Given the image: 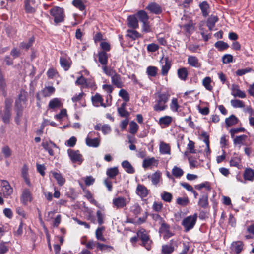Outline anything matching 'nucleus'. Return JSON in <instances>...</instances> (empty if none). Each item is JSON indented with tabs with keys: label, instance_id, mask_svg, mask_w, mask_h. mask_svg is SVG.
Returning <instances> with one entry per match:
<instances>
[{
	"label": "nucleus",
	"instance_id": "obj_15",
	"mask_svg": "<svg viewBox=\"0 0 254 254\" xmlns=\"http://www.w3.org/2000/svg\"><path fill=\"white\" fill-rule=\"evenodd\" d=\"M136 193L140 197L143 198L146 197L149 192L147 188L143 185L138 184L136 188Z\"/></svg>",
	"mask_w": 254,
	"mask_h": 254
},
{
	"label": "nucleus",
	"instance_id": "obj_43",
	"mask_svg": "<svg viewBox=\"0 0 254 254\" xmlns=\"http://www.w3.org/2000/svg\"><path fill=\"white\" fill-rule=\"evenodd\" d=\"M158 68L153 66H149L146 69V73L149 76L155 77L157 74Z\"/></svg>",
	"mask_w": 254,
	"mask_h": 254
},
{
	"label": "nucleus",
	"instance_id": "obj_8",
	"mask_svg": "<svg viewBox=\"0 0 254 254\" xmlns=\"http://www.w3.org/2000/svg\"><path fill=\"white\" fill-rule=\"evenodd\" d=\"M160 63L162 64L161 74L163 76H165L171 67V63L168 58L163 57L160 60Z\"/></svg>",
	"mask_w": 254,
	"mask_h": 254
},
{
	"label": "nucleus",
	"instance_id": "obj_32",
	"mask_svg": "<svg viewBox=\"0 0 254 254\" xmlns=\"http://www.w3.org/2000/svg\"><path fill=\"white\" fill-rule=\"evenodd\" d=\"M244 177L245 180L252 181L254 178V170L251 168L246 169L244 173Z\"/></svg>",
	"mask_w": 254,
	"mask_h": 254
},
{
	"label": "nucleus",
	"instance_id": "obj_7",
	"mask_svg": "<svg viewBox=\"0 0 254 254\" xmlns=\"http://www.w3.org/2000/svg\"><path fill=\"white\" fill-rule=\"evenodd\" d=\"M1 182L2 193L4 197H7L12 193L13 189L6 180H1Z\"/></svg>",
	"mask_w": 254,
	"mask_h": 254
},
{
	"label": "nucleus",
	"instance_id": "obj_61",
	"mask_svg": "<svg viewBox=\"0 0 254 254\" xmlns=\"http://www.w3.org/2000/svg\"><path fill=\"white\" fill-rule=\"evenodd\" d=\"M98 223L99 225H102L104 223L105 215L101 211L98 210L96 212Z\"/></svg>",
	"mask_w": 254,
	"mask_h": 254
},
{
	"label": "nucleus",
	"instance_id": "obj_18",
	"mask_svg": "<svg viewBox=\"0 0 254 254\" xmlns=\"http://www.w3.org/2000/svg\"><path fill=\"white\" fill-rule=\"evenodd\" d=\"M127 20V24L129 27L133 29H136L138 27V21L135 15L129 16Z\"/></svg>",
	"mask_w": 254,
	"mask_h": 254
},
{
	"label": "nucleus",
	"instance_id": "obj_19",
	"mask_svg": "<svg viewBox=\"0 0 254 254\" xmlns=\"http://www.w3.org/2000/svg\"><path fill=\"white\" fill-rule=\"evenodd\" d=\"M188 63L190 66L195 68H199L201 65L198 58L193 56H189L188 57Z\"/></svg>",
	"mask_w": 254,
	"mask_h": 254
},
{
	"label": "nucleus",
	"instance_id": "obj_17",
	"mask_svg": "<svg viewBox=\"0 0 254 254\" xmlns=\"http://www.w3.org/2000/svg\"><path fill=\"white\" fill-rule=\"evenodd\" d=\"M187 17L184 16L182 19V22L180 25V27L183 28L184 30L188 33H190L193 30V26L192 22L190 21H189V22L187 23H183L184 20H186Z\"/></svg>",
	"mask_w": 254,
	"mask_h": 254
},
{
	"label": "nucleus",
	"instance_id": "obj_53",
	"mask_svg": "<svg viewBox=\"0 0 254 254\" xmlns=\"http://www.w3.org/2000/svg\"><path fill=\"white\" fill-rule=\"evenodd\" d=\"M72 4L81 11H83L85 9V5L81 0H73Z\"/></svg>",
	"mask_w": 254,
	"mask_h": 254
},
{
	"label": "nucleus",
	"instance_id": "obj_64",
	"mask_svg": "<svg viewBox=\"0 0 254 254\" xmlns=\"http://www.w3.org/2000/svg\"><path fill=\"white\" fill-rule=\"evenodd\" d=\"M75 83L77 85H81L82 87H85L87 86L86 80L83 76H81L78 77Z\"/></svg>",
	"mask_w": 254,
	"mask_h": 254
},
{
	"label": "nucleus",
	"instance_id": "obj_13",
	"mask_svg": "<svg viewBox=\"0 0 254 254\" xmlns=\"http://www.w3.org/2000/svg\"><path fill=\"white\" fill-rule=\"evenodd\" d=\"M32 195L30 191L28 189H24L22 191L21 196V201L24 204L26 205L28 202L32 201Z\"/></svg>",
	"mask_w": 254,
	"mask_h": 254
},
{
	"label": "nucleus",
	"instance_id": "obj_45",
	"mask_svg": "<svg viewBox=\"0 0 254 254\" xmlns=\"http://www.w3.org/2000/svg\"><path fill=\"white\" fill-rule=\"evenodd\" d=\"M218 21V18L215 16L209 17L207 22V26L210 30H212L214 27L215 23Z\"/></svg>",
	"mask_w": 254,
	"mask_h": 254
},
{
	"label": "nucleus",
	"instance_id": "obj_51",
	"mask_svg": "<svg viewBox=\"0 0 254 254\" xmlns=\"http://www.w3.org/2000/svg\"><path fill=\"white\" fill-rule=\"evenodd\" d=\"M119 95L125 101L128 102L129 100V96L128 92L125 89H122L119 92Z\"/></svg>",
	"mask_w": 254,
	"mask_h": 254
},
{
	"label": "nucleus",
	"instance_id": "obj_56",
	"mask_svg": "<svg viewBox=\"0 0 254 254\" xmlns=\"http://www.w3.org/2000/svg\"><path fill=\"white\" fill-rule=\"evenodd\" d=\"M177 203L179 205L185 206L189 203V199L187 197H179L177 199Z\"/></svg>",
	"mask_w": 254,
	"mask_h": 254
},
{
	"label": "nucleus",
	"instance_id": "obj_10",
	"mask_svg": "<svg viewBox=\"0 0 254 254\" xmlns=\"http://www.w3.org/2000/svg\"><path fill=\"white\" fill-rule=\"evenodd\" d=\"M127 204L126 199L123 197H118L113 200V207L116 209L124 208L126 206Z\"/></svg>",
	"mask_w": 254,
	"mask_h": 254
},
{
	"label": "nucleus",
	"instance_id": "obj_27",
	"mask_svg": "<svg viewBox=\"0 0 254 254\" xmlns=\"http://www.w3.org/2000/svg\"><path fill=\"white\" fill-rule=\"evenodd\" d=\"M177 74L181 80L186 81L188 78V71L186 68L182 67L178 69Z\"/></svg>",
	"mask_w": 254,
	"mask_h": 254
},
{
	"label": "nucleus",
	"instance_id": "obj_24",
	"mask_svg": "<svg viewBox=\"0 0 254 254\" xmlns=\"http://www.w3.org/2000/svg\"><path fill=\"white\" fill-rule=\"evenodd\" d=\"M48 107L50 109H55L62 107V103L61 100L57 98H53L49 103Z\"/></svg>",
	"mask_w": 254,
	"mask_h": 254
},
{
	"label": "nucleus",
	"instance_id": "obj_57",
	"mask_svg": "<svg viewBox=\"0 0 254 254\" xmlns=\"http://www.w3.org/2000/svg\"><path fill=\"white\" fill-rule=\"evenodd\" d=\"M34 39L31 38L27 42H22L20 44L19 47L21 49H28L32 45Z\"/></svg>",
	"mask_w": 254,
	"mask_h": 254
},
{
	"label": "nucleus",
	"instance_id": "obj_62",
	"mask_svg": "<svg viewBox=\"0 0 254 254\" xmlns=\"http://www.w3.org/2000/svg\"><path fill=\"white\" fill-rule=\"evenodd\" d=\"M195 143L193 141L191 140L189 141V143L187 145V150H189V152L190 153H195L196 151L194 149Z\"/></svg>",
	"mask_w": 254,
	"mask_h": 254
},
{
	"label": "nucleus",
	"instance_id": "obj_39",
	"mask_svg": "<svg viewBox=\"0 0 254 254\" xmlns=\"http://www.w3.org/2000/svg\"><path fill=\"white\" fill-rule=\"evenodd\" d=\"M212 80L210 77H206L202 80V85L208 91H211L213 89L212 86L211 85Z\"/></svg>",
	"mask_w": 254,
	"mask_h": 254
},
{
	"label": "nucleus",
	"instance_id": "obj_44",
	"mask_svg": "<svg viewBox=\"0 0 254 254\" xmlns=\"http://www.w3.org/2000/svg\"><path fill=\"white\" fill-rule=\"evenodd\" d=\"M31 1L30 0H26L24 1L25 10L27 13H33L35 11V9L31 6Z\"/></svg>",
	"mask_w": 254,
	"mask_h": 254
},
{
	"label": "nucleus",
	"instance_id": "obj_5",
	"mask_svg": "<svg viewBox=\"0 0 254 254\" xmlns=\"http://www.w3.org/2000/svg\"><path fill=\"white\" fill-rule=\"evenodd\" d=\"M137 237L142 240L143 245L145 246L148 250H150V246L148 245L149 238L146 231L144 229H141L137 232Z\"/></svg>",
	"mask_w": 254,
	"mask_h": 254
},
{
	"label": "nucleus",
	"instance_id": "obj_3",
	"mask_svg": "<svg viewBox=\"0 0 254 254\" xmlns=\"http://www.w3.org/2000/svg\"><path fill=\"white\" fill-rule=\"evenodd\" d=\"M98 135L95 131H91L87 135L85 139V143L89 147H97L100 145V140L98 137L92 138L93 137Z\"/></svg>",
	"mask_w": 254,
	"mask_h": 254
},
{
	"label": "nucleus",
	"instance_id": "obj_37",
	"mask_svg": "<svg viewBox=\"0 0 254 254\" xmlns=\"http://www.w3.org/2000/svg\"><path fill=\"white\" fill-rule=\"evenodd\" d=\"M149 178L150 179L152 183L154 185H156L159 182L161 178V173L159 172H156L150 176H149Z\"/></svg>",
	"mask_w": 254,
	"mask_h": 254
},
{
	"label": "nucleus",
	"instance_id": "obj_60",
	"mask_svg": "<svg viewBox=\"0 0 254 254\" xmlns=\"http://www.w3.org/2000/svg\"><path fill=\"white\" fill-rule=\"evenodd\" d=\"M161 197L164 201L170 202L172 200V195L170 193L164 192L161 194Z\"/></svg>",
	"mask_w": 254,
	"mask_h": 254
},
{
	"label": "nucleus",
	"instance_id": "obj_34",
	"mask_svg": "<svg viewBox=\"0 0 254 254\" xmlns=\"http://www.w3.org/2000/svg\"><path fill=\"white\" fill-rule=\"evenodd\" d=\"M247 138V136L246 135L237 136L235 138H234V144L235 145H239V147H240L241 145L245 144L244 142L245 141Z\"/></svg>",
	"mask_w": 254,
	"mask_h": 254
},
{
	"label": "nucleus",
	"instance_id": "obj_28",
	"mask_svg": "<svg viewBox=\"0 0 254 254\" xmlns=\"http://www.w3.org/2000/svg\"><path fill=\"white\" fill-rule=\"evenodd\" d=\"M99 62L102 65H107L108 63V55L104 51H101L98 53Z\"/></svg>",
	"mask_w": 254,
	"mask_h": 254
},
{
	"label": "nucleus",
	"instance_id": "obj_50",
	"mask_svg": "<svg viewBox=\"0 0 254 254\" xmlns=\"http://www.w3.org/2000/svg\"><path fill=\"white\" fill-rule=\"evenodd\" d=\"M127 36L134 40L141 36L137 31L133 30H128Z\"/></svg>",
	"mask_w": 254,
	"mask_h": 254
},
{
	"label": "nucleus",
	"instance_id": "obj_46",
	"mask_svg": "<svg viewBox=\"0 0 254 254\" xmlns=\"http://www.w3.org/2000/svg\"><path fill=\"white\" fill-rule=\"evenodd\" d=\"M172 173L175 177L179 178L183 175L184 171L181 168L175 166L172 169Z\"/></svg>",
	"mask_w": 254,
	"mask_h": 254
},
{
	"label": "nucleus",
	"instance_id": "obj_1",
	"mask_svg": "<svg viewBox=\"0 0 254 254\" xmlns=\"http://www.w3.org/2000/svg\"><path fill=\"white\" fill-rule=\"evenodd\" d=\"M155 104L153 109L157 112L165 110L167 105L166 104L169 98V95L167 93L157 92L154 94Z\"/></svg>",
	"mask_w": 254,
	"mask_h": 254
},
{
	"label": "nucleus",
	"instance_id": "obj_33",
	"mask_svg": "<svg viewBox=\"0 0 254 254\" xmlns=\"http://www.w3.org/2000/svg\"><path fill=\"white\" fill-rule=\"evenodd\" d=\"M172 122V118L171 116H165L161 117L159 120V123L160 125L165 127L168 126Z\"/></svg>",
	"mask_w": 254,
	"mask_h": 254
},
{
	"label": "nucleus",
	"instance_id": "obj_41",
	"mask_svg": "<svg viewBox=\"0 0 254 254\" xmlns=\"http://www.w3.org/2000/svg\"><path fill=\"white\" fill-rule=\"evenodd\" d=\"M208 204V195L203 194L199 200L198 205L201 207L205 208Z\"/></svg>",
	"mask_w": 254,
	"mask_h": 254
},
{
	"label": "nucleus",
	"instance_id": "obj_63",
	"mask_svg": "<svg viewBox=\"0 0 254 254\" xmlns=\"http://www.w3.org/2000/svg\"><path fill=\"white\" fill-rule=\"evenodd\" d=\"M6 87V82L5 79L3 77L2 73L0 74V90L3 91H4Z\"/></svg>",
	"mask_w": 254,
	"mask_h": 254
},
{
	"label": "nucleus",
	"instance_id": "obj_48",
	"mask_svg": "<svg viewBox=\"0 0 254 254\" xmlns=\"http://www.w3.org/2000/svg\"><path fill=\"white\" fill-rule=\"evenodd\" d=\"M231 104L234 108H243L245 106L244 103L240 100L234 99L231 101Z\"/></svg>",
	"mask_w": 254,
	"mask_h": 254
},
{
	"label": "nucleus",
	"instance_id": "obj_29",
	"mask_svg": "<svg viewBox=\"0 0 254 254\" xmlns=\"http://www.w3.org/2000/svg\"><path fill=\"white\" fill-rule=\"evenodd\" d=\"M10 116H11L10 107L7 103H6L4 115L2 116L3 121L5 123H9Z\"/></svg>",
	"mask_w": 254,
	"mask_h": 254
},
{
	"label": "nucleus",
	"instance_id": "obj_21",
	"mask_svg": "<svg viewBox=\"0 0 254 254\" xmlns=\"http://www.w3.org/2000/svg\"><path fill=\"white\" fill-rule=\"evenodd\" d=\"M159 151L162 154H171L170 146L169 145L163 141H161L159 145Z\"/></svg>",
	"mask_w": 254,
	"mask_h": 254
},
{
	"label": "nucleus",
	"instance_id": "obj_12",
	"mask_svg": "<svg viewBox=\"0 0 254 254\" xmlns=\"http://www.w3.org/2000/svg\"><path fill=\"white\" fill-rule=\"evenodd\" d=\"M24 103V100L22 98V96H19V98L15 101V110L17 113V116L18 118L22 115V110L23 108V104Z\"/></svg>",
	"mask_w": 254,
	"mask_h": 254
},
{
	"label": "nucleus",
	"instance_id": "obj_59",
	"mask_svg": "<svg viewBox=\"0 0 254 254\" xmlns=\"http://www.w3.org/2000/svg\"><path fill=\"white\" fill-rule=\"evenodd\" d=\"M179 108V105L178 104L177 99L176 98H173L171 101V103L170 104L171 109L173 111L177 112Z\"/></svg>",
	"mask_w": 254,
	"mask_h": 254
},
{
	"label": "nucleus",
	"instance_id": "obj_6",
	"mask_svg": "<svg viewBox=\"0 0 254 254\" xmlns=\"http://www.w3.org/2000/svg\"><path fill=\"white\" fill-rule=\"evenodd\" d=\"M67 152L73 162H78L80 164L83 161L82 156L80 154L78 150L68 149Z\"/></svg>",
	"mask_w": 254,
	"mask_h": 254
},
{
	"label": "nucleus",
	"instance_id": "obj_42",
	"mask_svg": "<svg viewBox=\"0 0 254 254\" xmlns=\"http://www.w3.org/2000/svg\"><path fill=\"white\" fill-rule=\"evenodd\" d=\"M174 250V248L172 245H164L162 246L161 252L163 254H169Z\"/></svg>",
	"mask_w": 254,
	"mask_h": 254
},
{
	"label": "nucleus",
	"instance_id": "obj_52",
	"mask_svg": "<svg viewBox=\"0 0 254 254\" xmlns=\"http://www.w3.org/2000/svg\"><path fill=\"white\" fill-rule=\"evenodd\" d=\"M155 161L156 160L154 157L145 159L143 161L142 166L144 168H147L152 165Z\"/></svg>",
	"mask_w": 254,
	"mask_h": 254
},
{
	"label": "nucleus",
	"instance_id": "obj_16",
	"mask_svg": "<svg viewBox=\"0 0 254 254\" xmlns=\"http://www.w3.org/2000/svg\"><path fill=\"white\" fill-rule=\"evenodd\" d=\"M111 80L112 83L117 88H122L124 86L121 76L116 72L111 76Z\"/></svg>",
	"mask_w": 254,
	"mask_h": 254
},
{
	"label": "nucleus",
	"instance_id": "obj_4",
	"mask_svg": "<svg viewBox=\"0 0 254 254\" xmlns=\"http://www.w3.org/2000/svg\"><path fill=\"white\" fill-rule=\"evenodd\" d=\"M50 13L54 17V22L55 23H58L63 21L64 15L63 8L55 7L50 9Z\"/></svg>",
	"mask_w": 254,
	"mask_h": 254
},
{
	"label": "nucleus",
	"instance_id": "obj_20",
	"mask_svg": "<svg viewBox=\"0 0 254 254\" xmlns=\"http://www.w3.org/2000/svg\"><path fill=\"white\" fill-rule=\"evenodd\" d=\"M243 249V244L242 242L238 241L234 242L231 244V250L236 254H239Z\"/></svg>",
	"mask_w": 254,
	"mask_h": 254
},
{
	"label": "nucleus",
	"instance_id": "obj_9",
	"mask_svg": "<svg viewBox=\"0 0 254 254\" xmlns=\"http://www.w3.org/2000/svg\"><path fill=\"white\" fill-rule=\"evenodd\" d=\"M231 89V95L234 97L244 98L246 97V93L244 91H241L239 88V86L237 84H232Z\"/></svg>",
	"mask_w": 254,
	"mask_h": 254
},
{
	"label": "nucleus",
	"instance_id": "obj_40",
	"mask_svg": "<svg viewBox=\"0 0 254 254\" xmlns=\"http://www.w3.org/2000/svg\"><path fill=\"white\" fill-rule=\"evenodd\" d=\"M55 88L53 86H48L44 88L42 93L44 97H49L55 92Z\"/></svg>",
	"mask_w": 254,
	"mask_h": 254
},
{
	"label": "nucleus",
	"instance_id": "obj_11",
	"mask_svg": "<svg viewBox=\"0 0 254 254\" xmlns=\"http://www.w3.org/2000/svg\"><path fill=\"white\" fill-rule=\"evenodd\" d=\"M146 9L154 14H159L162 12V7L157 3L152 2L148 4Z\"/></svg>",
	"mask_w": 254,
	"mask_h": 254
},
{
	"label": "nucleus",
	"instance_id": "obj_36",
	"mask_svg": "<svg viewBox=\"0 0 254 254\" xmlns=\"http://www.w3.org/2000/svg\"><path fill=\"white\" fill-rule=\"evenodd\" d=\"M105 230V227L104 226H101L98 227L95 232L96 237L98 240L102 241H105L106 239L103 236V233Z\"/></svg>",
	"mask_w": 254,
	"mask_h": 254
},
{
	"label": "nucleus",
	"instance_id": "obj_55",
	"mask_svg": "<svg viewBox=\"0 0 254 254\" xmlns=\"http://www.w3.org/2000/svg\"><path fill=\"white\" fill-rule=\"evenodd\" d=\"M215 46L220 50H223L228 48V45L222 41H218L215 43Z\"/></svg>",
	"mask_w": 254,
	"mask_h": 254
},
{
	"label": "nucleus",
	"instance_id": "obj_30",
	"mask_svg": "<svg viewBox=\"0 0 254 254\" xmlns=\"http://www.w3.org/2000/svg\"><path fill=\"white\" fill-rule=\"evenodd\" d=\"M119 172L117 167L108 168L106 170V174L110 179L114 178Z\"/></svg>",
	"mask_w": 254,
	"mask_h": 254
},
{
	"label": "nucleus",
	"instance_id": "obj_22",
	"mask_svg": "<svg viewBox=\"0 0 254 254\" xmlns=\"http://www.w3.org/2000/svg\"><path fill=\"white\" fill-rule=\"evenodd\" d=\"M51 174L57 180L59 185L62 186L64 184L65 179L60 173L56 172L55 171H51Z\"/></svg>",
	"mask_w": 254,
	"mask_h": 254
},
{
	"label": "nucleus",
	"instance_id": "obj_14",
	"mask_svg": "<svg viewBox=\"0 0 254 254\" xmlns=\"http://www.w3.org/2000/svg\"><path fill=\"white\" fill-rule=\"evenodd\" d=\"M92 104L94 106L99 107L100 106L106 107L105 104L103 103V98L99 93H96V94L92 96L91 98Z\"/></svg>",
	"mask_w": 254,
	"mask_h": 254
},
{
	"label": "nucleus",
	"instance_id": "obj_35",
	"mask_svg": "<svg viewBox=\"0 0 254 254\" xmlns=\"http://www.w3.org/2000/svg\"><path fill=\"white\" fill-rule=\"evenodd\" d=\"M201 136L203 138V141L206 146L205 152L207 154H210L209 135L206 132L203 131L201 133Z\"/></svg>",
	"mask_w": 254,
	"mask_h": 254
},
{
	"label": "nucleus",
	"instance_id": "obj_49",
	"mask_svg": "<svg viewBox=\"0 0 254 254\" xmlns=\"http://www.w3.org/2000/svg\"><path fill=\"white\" fill-rule=\"evenodd\" d=\"M138 129V125L134 121L130 122L129 124V132L132 134H134L137 132Z\"/></svg>",
	"mask_w": 254,
	"mask_h": 254
},
{
	"label": "nucleus",
	"instance_id": "obj_31",
	"mask_svg": "<svg viewBox=\"0 0 254 254\" xmlns=\"http://www.w3.org/2000/svg\"><path fill=\"white\" fill-rule=\"evenodd\" d=\"M122 166L124 168L126 172L129 174H133L134 172V169L131 164L127 160L122 162Z\"/></svg>",
	"mask_w": 254,
	"mask_h": 254
},
{
	"label": "nucleus",
	"instance_id": "obj_58",
	"mask_svg": "<svg viewBox=\"0 0 254 254\" xmlns=\"http://www.w3.org/2000/svg\"><path fill=\"white\" fill-rule=\"evenodd\" d=\"M2 153L4 157L8 158L11 155L12 151L8 146H5L2 148Z\"/></svg>",
	"mask_w": 254,
	"mask_h": 254
},
{
	"label": "nucleus",
	"instance_id": "obj_2",
	"mask_svg": "<svg viewBox=\"0 0 254 254\" xmlns=\"http://www.w3.org/2000/svg\"><path fill=\"white\" fill-rule=\"evenodd\" d=\"M197 214L190 215L185 218L182 222V225L185 229L186 231L191 229L195 224L197 220Z\"/></svg>",
	"mask_w": 254,
	"mask_h": 254
},
{
	"label": "nucleus",
	"instance_id": "obj_47",
	"mask_svg": "<svg viewBox=\"0 0 254 254\" xmlns=\"http://www.w3.org/2000/svg\"><path fill=\"white\" fill-rule=\"evenodd\" d=\"M130 211L136 216L140 214L141 208L138 203H135L130 207Z\"/></svg>",
	"mask_w": 254,
	"mask_h": 254
},
{
	"label": "nucleus",
	"instance_id": "obj_38",
	"mask_svg": "<svg viewBox=\"0 0 254 254\" xmlns=\"http://www.w3.org/2000/svg\"><path fill=\"white\" fill-rule=\"evenodd\" d=\"M238 122V118L234 115H232L229 118L225 119V123L228 127L236 124Z\"/></svg>",
	"mask_w": 254,
	"mask_h": 254
},
{
	"label": "nucleus",
	"instance_id": "obj_26",
	"mask_svg": "<svg viewBox=\"0 0 254 254\" xmlns=\"http://www.w3.org/2000/svg\"><path fill=\"white\" fill-rule=\"evenodd\" d=\"M60 63L61 66L64 68L65 71L68 70L70 66V60L69 58L64 57L60 59Z\"/></svg>",
	"mask_w": 254,
	"mask_h": 254
},
{
	"label": "nucleus",
	"instance_id": "obj_25",
	"mask_svg": "<svg viewBox=\"0 0 254 254\" xmlns=\"http://www.w3.org/2000/svg\"><path fill=\"white\" fill-rule=\"evenodd\" d=\"M142 23L147 22L149 20V16L146 11L143 10L138 11L135 14Z\"/></svg>",
	"mask_w": 254,
	"mask_h": 254
},
{
	"label": "nucleus",
	"instance_id": "obj_54",
	"mask_svg": "<svg viewBox=\"0 0 254 254\" xmlns=\"http://www.w3.org/2000/svg\"><path fill=\"white\" fill-rule=\"evenodd\" d=\"M199 6L202 11L203 15L204 16H206L208 14V4L205 1H204L199 4Z\"/></svg>",
	"mask_w": 254,
	"mask_h": 254
},
{
	"label": "nucleus",
	"instance_id": "obj_23",
	"mask_svg": "<svg viewBox=\"0 0 254 254\" xmlns=\"http://www.w3.org/2000/svg\"><path fill=\"white\" fill-rule=\"evenodd\" d=\"M42 145L43 147V148L48 152L49 154L51 156L54 155V152L53 149L54 148L56 147V146L53 142H43Z\"/></svg>",
	"mask_w": 254,
	"mask_h": 254
}]
</instances>
